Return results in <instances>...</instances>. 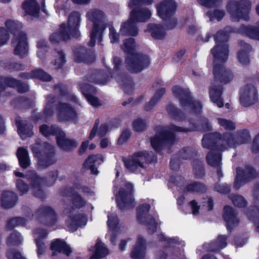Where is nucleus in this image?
Masks as SVG:
<instances>
[{
  "mask_svg": "<svg viewBox=\"0 0 259 259\" xmlns=\"http://www.w3.org/2000/svg\"><path fill=\"white\" fill-rule=\"evenodd\" d=\"M16 123L18 128V133L22 139H25L32 135V126L28 124L26 121L17 120Z\"/></svg>",
  "mask_w": 259,
  "mask_h": 259,
  "instance_id": "nucleus-29",
  "label": "nucleus"
},
{
  "mask_svg": "<svg viewBox=\"0 0 259 259\" xmlns=\"http://www.w3.org/2000/svg\"><path fill=\"white\" fill-rule=\"evenodd\" d=\"M176 4L173 0H165L160 3L157 6V13L159 16L165 19L175 13Z\"/></svg>",
  "mask_w": 259,
  "mask_h": 259,
  "instance_id": "nucleus-18",
  "label": "nucleus"
},
{
  "mask_svg": "<svg viewBox=\"0 0 259 259\" xmlns=\"http://www.w3.org/2000/svg\"><path fill=\"white\" fill-rule=\"evenodd\" d=\"M54 97L51 95L48 97L47 99V103L45 107L44 113L46 117H48L52 115L53 113V103L54 102Z\"/></svg>",
  "mask_w": 259,
  "mask_h": 259,
  "instance_id": "nucleus-47",
  "label": "nucleus"
},
{
  "mask_svg": "<svg viewBox=\"0 0 259 259\" xmlns=\"http://www.w3.org/2000/svg\"><path fill=\"white\" fill-rule=\"evenodd\" d=\"M58 145L63 149L68 150L76 147L78 143L74 141L67 139L65 133L59 132V135L56 137Z\"/></svg>",
  "mask_w": 259,
  "mask_h": 259,
  "instance_id": "nucleus-27",
  "label": "nucleus"
},
{
  "mask_svg": "<svg viewBox=\"0 0 259 259\" xmlns=\"http://www.w3.org/2000/svg\"><path fill=\"white\" fill-rule=\"evenodd\" d=\"M46 231L42 229H37L34 232V237L37 247V254L39 256L42 254L46 250L45 243L42 242V239L47 236Z\"/></svg>",
  "mask_w": 259,
  "mask_h": 259,
  "instance_id": "nucleus-25",
  "label": "nucleus"
},
{
  "mask_svg": "<svg viewBox=\"0 0 259 259\" xmlns=\"http://www.w3.org/2000/svg\"><path fill=\"white\" fill-rule=\"evenodd\" d=\"M38 49L37 55L40 59H43L47 51V42L44 40H40L37 44Z\"/></svg>",
  "mask_w": 259,
  "mask_h": 259,
  "instance_id": "nucleus-50",
  "label": "nucleus"
},
{
  "mask_svg": "<svg viewBox=\"0 0 259 259\" xmlns=\"http://www.w3.org/2000/svg\"><path fill=\"white\" fill-rule=\"evenodd\" d=\"M9 34L7 29L0 27V47L5 45L9 40Z\"/></svg>",
  "mask_w": 259,
  "mask_h": 259,
  "instance_id": "nucleus-56",
  "label": "nucleus"
},
{
  "mask_svg": "<svg viewBox=\"0 0 259 259\" xmlns=\"http://www.w3.org/2000/svg\"><path fill=\"white\" fill-rule=\"evenodd\" d=\"M8 259H25L19 252H16L13 251H10L7 253Z\"/></svg>",
  "mask_w": 259,
  "mask_h": 259,
  "instance_id": "nucleus-64",
  "label": "nucleus"
},
{
  "mask_svg": "<svg viewBox=\"0 0 259 259\" xmlns=\"http://www.w3.org/2000/svg\"><path fill=\"white\" fill-rule=\"evenodd\" d=\"M81 90L89 103L94 107H98L101 105L100 100L90 93H94L95 89L89 84H84L81 86Z\"/></svg>",
  "mask_w": 259,
  "mask_h": 259,
  "instance_id": "nucleus-24",
  "label": "nucleus"
},
{
  "mask_svg": "<svg viewBox=\"0 0 259 259\" xmlns=\"http://www.w3.org/2000/svg\"><path fill=\"white\" fill-rule=\"evenodd\" d=\"M57 114L60 120L69 121L76 118V111L70 105L65 102H60L57 107Z\"/></svg>",
  "mask_w": 259,
  "mask_h": 259,
  "instance_id": "nucleus-17",
  "label": "nucleus"
},
{
  "mask_svg": "<svg viewBox=\"0 0 259 259\" xmlns=\"http://www.w3.org/2000/svg\"><path fill=\"white\" fill-rule=\"evenodd\" d=\"M236 174L234 186L237 189H238L244 182L255 176V170L251 167L246 168L245 170L239 167L236 169Z\"/></svg>",
  "mask_w": 259,
  "mask_h": 259,
  "instance_id": "nucleus-19",
  "label": "nucleus"
},
{
  "mask_svg": "<svg viewBox=\"0 0 259 259\" xmlns=\"http://www.w3.org/2000/svg\"><path fill=\"white\" fill-rule=\"evenodd\" d=\"M221 161L222 157L220 154H216L214 151H210L208 154L207 157V163L210 166L216 168L219 177L222 176L220 168V166L222 164Z\"/></svg>",
  "mask_w": 259,
  "mask_h": 259,
  "instance_id": "nucleus-28",
  "label": "nucleus"
},
{
  "mask_svg": "<svg viewBox=\"0 0 259 259\" xmlns=\"http://www.w3.org/2000/svg\"><path fill=\"white\" fill-rule=\"evenodd\" d=\"M73 204L76 208H80L84 205V202L79 195H75L73 200Z\"/></svg>",
  "mask_w": 259,
  "mask_h": 259,
  "instance_id": "nucleus-62",
  "label": "nucleus"
},
{
  "mask_svg": "<svg viewBox=\"0 0 259 259\" xmlns=\"http://www.w3.org/2000/svg\"><path fill=\"white\" fill-rule=\"evenodd\" d=\"M228 36L226 31H219L214 38L215 46L211 50V53L214 58V76L215 78H222L225 82L232 76L230 71L227 70L223 65V63L227 60L228 57V46L225 43L228 40Z\"/></svg>",
  "mask_w": 259,
  "mask_h": 259,
  "instance_id": "nucleus-1",
  "label": "nucleus"
},
{
  "mask_svg": "<svg viewBox=\"0 0 259 259\" xmlns=\"http://www.w3.org/2000/svg\"><path fill=\"white\" fill-rule=\"evenodd\" d=\"M118 81L123 85H125V87L127 86L132 87L133 83L131 80L125 77L120 76L117 78Z\"/></svg>",
  "mask_w": 259,
  "mask_h": 259,
  "instance_id": "nucleus-63",
  "label": "nucleus"
},
{
  "mask_svg": "<svg viewBox=\"0 0 259 259\" xmlns=\"http://www.w3.org/2000/svg\"><path fill=\"white\" fill-rule=\"evenodd\" d=\"M104 158L101 154L92 155L90 156L84 163V166L90 169L94 174H98L97 166L104 162Z\"/></svg>",
  "mask_w": 259,
  "mask_h": 259,
  "instance_id": "nucleus-23",
  "label": "nucleus"
},
{
  "mask_svg": "<svg viewBox=\"0 0 259 259\" xmlns=\"http://www.w3.org/2000/svg\"><path fill=\"white\" fill-rule=\"evenodd\" d=\"M61 131L55 126H49L47 124H42L39 127L40 133L45 137H49L52 135H59V132Z\"/></svg>",
  "mask_w": 259,
  "mask_h": 259,
  "instance_id": "nucleus-41",
  "label": "nucleus"
},
{
  "mask_svg": "<svg viewBox=\"0 0 259 259\" xmlns=\"http://www.w3.org/2000/svg\"><path fill=\"white\" fill-rule=\"evenodd\" d=\"M87 219L82 214H72L66 221V225L68 229L72 232L76 231L78 227L86 225Z\"/></svg>",
  "mask_w": 259,
  "mask_h": 259,
  "instance_id": "nucleus-20",
  "label": "nucleus"
},
{
  "mask_svg": "<svg viewBox=\"0 0 259 259\" xmlns=\"http://www.w3.org/2000/svg\"><path fill=\"white\" fill-rule=\"evenodd\" d=\"M69 33L65 31V25L61 26L59 31L52 33L50 36V40L53 44L59 43L62 40H67L70 37Z\"/></svg>",
  "mask_w": 259,
  "mask_h": 259,
  "instance_id": "nucleus-30",
  "label": "nucleus"
},
{
  "mask_svg": "<svg viewBox=\"0 0 259 259\" xmlns=\"http://www.w3.org/2000/svg\"><path fill=\"white\" fill-rule=\"evenodd\" d=\"M36 215L40 218L44 217L47 221H50L49 225H52L56 220V215L54 210L48 206H42L38 209Z\"/></svg>",
  "mask_w": 259,
  "mask_h": 259,
  "instance_id": "nucleus-32",
  "label": "nucleus"
},
{
  "mask_svg": "<svg viewBox=\"0 0 259 259\" xmlns=\"http://www.w3.org/2000/svg\"><path fill=\"white\" fill-rule=\"evenodd\" d=\"M24 10L29 15L36 16L39 12V7L35 0H25L23 4Z\"/></svg>",
  "mask_w": 259,
  "mask_h": 259,
  "instance_id": "nucleus-35",
  "label": "nucleus"
},
{
  "mask_svg": "<svg viewBox=\"0 0 259 259\" xmlns=\"http://www.w3.org/2000/svg\"><path fill=\"white\" fill-rule=\"evenodd\" d=\"M55 159L51 155L46 159H41L39 158L38 161V165L40 168L42 169L47 167L49 165L55 163Z\"/></svg>",
  "mask_w": 259,
  "mask_h": 259,
  "instance_id": "nucleus-54",
  "label": "nucleus"
},
{
  "mask_svg": "<svg viewBox=\"0 0 259 259\" xmlns=\"http://www.w3.org/2000/svg\"><path fill=\"white\" fill-rule=\"evenodd\" d=\"M151 12L147 9H141L139 11H132L130 19L124 23L120 28L122 34L135 36L138 34V29L135 26L136 22H145L151 17Z\"/></svg>",
  "mask_w": 259,
  "mask_h": 259,
  "instance_id": "nucleus-6",
  "label": "nucleus"
},
{
  "mask_svg": "<svg viewBox=\"0 0 259 259\" xmlns=\"http://www.w3.org/2000/svg\"><path fill=\"white\" fill-rule=\"evenodd\" d=\"M107 224L109 229L112 232V236L111 240L112 242L114 241V236L120 234L123 230L120 224L118 222V219L116 215L111 214L108 215Z\"/></svg>",
  "mask_w": 259,
  "mask_h": 259,
  "instance_id": "nucleus-22",
  "label": "nucleus"
},
{
  "mask_svg": "<svg viewBox=\"0 0 259 259\" xmlns=\"http://www.w3.org/2000/svg\"><path fill=\"white\" fill-rule=\"evenodd\" d=\"M17 156L20 166L23 168H26L30 164V160L27 150L23 148H19L17 152Z\"/></svg>",
  "mask_w": 259,
  "mask_h": 259,
  "instance_id": "nucleus-37",
  "label": "nucleus"
},
{
  "mask_svg": "<svg viewBox=\"0 0 259 259\" xmlns=\"http://www.w3.org/2000/svg\"><path fill=\"white\" fill-rule=\"evenodd\" d=\"M54 60L53 64L55 68L58 69L62 67L65 62V56L62 51H56L54 52Z\"/></svg>",
  "mask_w": 259,
  "mask_h": 259,
  "instance_id": "nucleus-43",
  "label": "nucleus"
},
{
  "mask_svg": "<svg viewBox=\"0 0 259 259\" xmlns=\"http://www.w3.org/2000/svg\"><path fill=\"white\" fill-rule=\"evenodd\" d=\"M50 248L53 251V255H55L57 252H62L68 255L71 252L70 247L64 241L60 239H56L53 241L52 242Z\"/></svg>",
  "mask_w": 259,
  "mask_h": 259,
  "instance_id": "nucleus-26",
  "label": "nucleus"
},
{
  "mask_svg": "<svg viewBox=\"0 0 259 259\" xmlns=\"http://www.w3.org/2000/svg\"><path fill=\"white\" fill-rule=\"evenodd\" d=\"M16 186L20 194L23 195L29 190L28 185L22 180L18 179L16 181Z\"/></svg>",
  "mask_w": 259,
  "mask_h": 259,
  "instance_id": "nucleus-58",
  "label": "nucleus"
},
{
  "mask_svg": "<svg viewBox=\"0 0 259 259\" xmlns=\"http://www.w3.org/2000/svg\"><path fill=\"white\" fill-rule=\"evenodd\" d=\"M250 6L248 0H231L228 2L227 10L233 21L237 22L241 19L247 20L249 17Z\"/></svg>",
  "mask_w": 259,
  "mask_h": 259,
  "instance_id": "nucleus-7",
  "label": "nucleus"
},
{
  "mask_svg": "<svg viewBox=\"0 0 259 259\" xmlns=\"http://www.w3.org/2000/svg\"><path fill=\"white\" fill-rule=\"evenodd\" d=\"M232 78L229 77V79L225 82L222 79L215 78L214 77V82L212 83L209 90V97L211 101L214 103L218 107H222L223 106V102L221 98L222 93V88L221 85L217 84V82L220 81L221 82L226 83L229 81Z\"/></svg>",
  "mask_w": 259,
  "mask_h": 259,
  "instance_id": "nucleus-15",
  "label": "nucleus"
},
{
  "mask_svg": "<svg viewBox=\"0 0 259 259\" xmlns=\"http://www.w3.org/2000/svg\"><path fill=\"white\" fill-rule=\"evenodd\" d=\"M14 53L16 55L23 57L26 55L28 51L27 37L23 31H16L12 39Z\"/></svg>",
  "mask_w": 259,
  "mask_h": 259,
  "instance_id": "nucleus-11",
  "label": "nucleus"
},
{
  "mask_svg": "<svg viewBox=\"0 0 259 259\" xmlns=\"http://www.w3.org/2000/svg\"><path fill=\"white\" fill-rule=\"evenodd\" d=\"M136 48L134 39L130 38L124 40L122 49L130 53L125 60L126 69L132 73H138L147 68L150 64L149 57L142 54L135 53Z\"/></svg>",
  "mask_w": 259,
  "mask_h": 259,
  "instance_id": "nucleus-2",
  "label": "nucleus"
},
{
  "mask_svg": "<svg viewBox=\"0 0 259 259\" xmlns=\"http://www.w3.org/2000/svg\"><path fill=\"white\" fill-rule=\"evenodd\" d=\"M92 251L93 254L91 257V259H98L103 257L108 253V249L104 244L101 242L96 243L95 247L93 248Z\"/></svg>",
  "mask_w": 259,
  "mask_h": 259,
  "instance_id": "nucleus-36",
  "label": "nucleus"
},
{
  "mask_svg": "<svg viewBox=\"0 0 259 259\" xmlns=\"http://www.w3.org/2000/svg\"><path fill=\"white\" fill-rule=\"evenodd\" d=\"M226 238L224 236H220L217 240L211 244L210 250L211 251H219L226 246Z\"/></svg>",
  "mask_w": 259,
  "mask_h": 259,
  "instance_id": "nucleus-44",
  "label": "nucleus"
},
{
  "mask_svg": "<svg viewBox=\"0 0 259 259\" xmlns=\"http://www.w3.org/2000/svg\"><path fill=\"white\" fill-rule=\"evenodd\" d=\"M206 15L209 17L210 21L214 20L220 21L224 17L225 12L222 10L215 9L213 11L211 10L208 11Z\"/></svg>",
  "mask_w": 259,
  "mask_h": 259,
  "instance_id": "nucleus-46",
  "label": "nucleus"
},
{
  "mask_svg": "<svg viewBox=\"0 0 259 259\" xmlns=\"http://www.w3.org/2000/svg\"><path fill=\"white\" fill-rule=\"evenodd\" d=\"M212 139L213 140H216L215 143L218 148L220 150H224L228 147H233L237 145H240L247 143L250 139V136L247 131H243L239 135L237 138L236 144L233 142L234 138L230 134H226L222 136L219 133H215L214 134H210L205 135L202 140V144L204 147L209 148L207 145L209 143V139Z\"/></svg>",
  "mask_w": 259,
  "mask_h": 259,
  "instance_id": "nucleus-3",
  "label": "nucleus"
},
{
  "mask_svg": "<svg viewBox=\"0 0 259 259\" xmlns=\"http://www.w3.org/2000/svg\"><path fill=\"white\" fill-rule=\"evenodd\" d=\"M146 241L141 236H139L135 247L132 251L131 257L133 259H143L145 257Z\"/></svg>",
  "mask_w": 259,
  "mask_h": 259,
  "instance_id": "nucleus-21",
  "label": "nucleus"
},
{
  "mask_svg": "<svg viewBox=\"0 0 259 259\" xmlns=\"http://www.w3.org/2000/svg\"><path fill=\"white\" fill-rule=\"evenodd\" d=\"M26 222L27 220L21 217L13 218L8 222L7 228L12 229L15 227L25 225Z\"/></svg>",
  "mask_w": 259,
  "mask_h": 259,
  "instance_id": "nucleus-49",
  "label": "nucleus"
},
{
  "mask_svg": "<svg viewBox=\"0 0 259 259\" xmlns=\"http://www.w3.org/2000/svg\"><path fill=\"white\" fill-rule=\"evenodd\" d=\"M99 125V120L98 119L96 120L95 121V123L91 131L89 136V139L92 140L95 136L97 135L100 137H102L104 136L106 133L108 131V126L106 124H103L100 126L98 128V126Z\"/></svg>",
  "mask_w": 259,
  "mask_h": 259,
  "instance_id": "nucleus-34",
  "label": "nucleus"
},
{
  "mask_svg": "<svg viewBox=\"0 0 259 259\" xmlns=\"http://www.w3.org/2000/svg\"><path fill=\"white\" fill-rule=\"evenodd\" d=\"M54 147L47 143H40V141H37L32 146V150L35 157L39 158L41 151L46 153L48 151L53 153Z\"/></svg>",
  "mask_w": 259,
  "mask_h": 259,
  "instance_id": "nucleus-33",
  "label": "nucleus"
},
{
  "mask_svg": "<svg viewBox=\"0 0 259 259\" xmlns=\"http://www.w3.org/2000/svg\"><path fill=\"white\" fill-rule=\"evenodd\" d=\"M152 2V0H131L128 4L132 11H135L138 9L140 6L144 4H150Z\"/></svg>",
  "mask_w": 259,
  "mask_h": 259,
  "instance_id": "nucleus-53",
  "label": "nucleus"
},
{
  "mask_svg": "<svg viewBox=\"0 0 259 259\" xmlns=\"http://www.w3.org/2000/svg\"><path fill=\"white\" fill-rule=\"evenodd\" d=\"M190 122L192 125L188 128L170 125L162 134L156 135L151 139V143L152 147L155 150H158L163 146H169L172 144L176 140L175 135L176 132H187L199 129L191 121Z\"/></svg>",
  "mask_w": 259,
  "mask_h": 259,
  "instance_id": "nucleus-4",
  "label": "nucleus"
},
{
  "mask_svg": "<svg viewBox=\"0 0 259 259\" xmlns=\"http://www.w3.org/2000/svg\"><path fill=\"white\" fill-rule=\"evenodd\" d=\"M109 36L110 41L112 44L117 42L119 39L118 33L112 26H110L109 27Z\"/></svg>",
  "mask_w": 259,
  "mask_h": 259,
  "instance_id": "nucleus-60",
  "label": "nucleus"
},
{
  "mask_svg": "<svg viewBox=\"0 0 259 259\" xmlns=\"http://www.w3.org/2000/svg\"><path fill=\"white\" fill-rule=\"evenodd\" d=\"M186 189L189 192H202L205 190V187L203 184L197 182L189 185Z\"/></svg>",
  "mask_w": 259,
  "mask_h": 259,
  "instance_id": "nucleus-55",
  "label": "nucleus"
},
{
  "mask_svg": "<svg viewBox=\"0 0 259 259\" xmlns=\"http://www.w3.org/2000/svg\"><path fill=\"white\" fill-rule=\"evenodd\" d=\"M218 121L219 125L226 130H233L235 128V123L230 120L219 118Z\"/></svg>",
  "mask_w": 259,
  "mask_h": 259,
  "instance_id": "nucleus-51",
  "label": "nucleus"
},
{
  "mask_svg": "<svg viewBox=\"0 0 259 259\" xmlns=\"http://www.w3.org/2000/svg\"><path fill=\"white\" fill-rule=\"evenodd\" d=\"M149 153L146 152H139L131 158L124 161L125 166L130 171L135 172L144 167V163L150 161Z\"/></svg>",
  "mask_w": 259,
  "mask_h": 259,
  "instance_id": "nucleus-13",
  "label": "nucleus"
},
{
  "mask_svg": "<svg viewBox=\"0 0 259 259\" xmlns=\"http://www.w3.org/2000/svg\"><path fill=\"white\" fill-rule=\"evenodd\" d=\"M26 176L30 183L32 194L37 197L42 198L44 192L41 188V185L44 181V179L38 176L33 170L28 171Z\"/></svg>",
  "mask_w": 259,
  "mask_h": 259,
  "instance_id": "nucleus-14",
  "label": "nucleus"
},
{
  "mask_svg": "<svg viewBox=\"0 0 259 259\" xmlns=\"http://www.w3.org/2000/svg\"><path fill=\"white\" fill-rule=\"evenodd\" d=\"M150 208L147 203L140 205L137 209V219L140 223L147 227L149 233H153L156 230L157 224L152 217L147 213Z\"/></svg>",
  "mask_w": 259,
  "mask_h": 259,
  "instance_id": "nucleus-9",
  "label": "nucleus"
},
{
  "mask_svg": "<svg viewBox=\"0 0 259 259\" xmlns=\"http://www.w3.org/2000/svg\"><path fill=\"white\" fill-rule=\"evenodd\" d=\"M234 204L237 207H244L246 204V202L244 198L240 195H234L231 198Z\"/></svg>",
  "mask_w": 259,
  "mask_h": 259,
  "instance_id": "nucleus-57",
  "label": "nucleus"
},
{
  "mask_svg": "<svg viewBox=\"0 0 259 259\" xmlns=\"http://www.w3.org/2000/svg\"><path fill=\"white\" fill-rule=\"evenodd\" d=\"M81 20V16L78 12L71 13L68 17L67 26L65 25V31H67L70 35L78 37Z\"/></svg>",
  "mask_w": 259,
  "mask_h": 259,
  "instance_id": "nucleus-16",
  "label": "nucleus"
},
{
  "mask_svg": "<svg viewBox=\"0 0 259 259\" xmlns=\"http://www.w3.org/2000/svg\"><path fill=\"white\" fill-rule=\"evenodd\" d=\"M23 241V237L17 232H13L7 238V244L9 246L17 245Z\"/></svg>",
  "mask_w": 259,
  "mask_h": 259,
  "instance_id": "nucleus-42",
  "label": "nucleus"
},
{
  "mask_svg": "<svg viewBox=\"0 0 259 259\" xmlns=\"http://www.w3.org/2000/svg\"><path fill=\"white\" fill-rule=\"evenodd\" d=\"M147 125L146 121L141 119L135 120L133 123V128L137 132H142L144 131Z\"/></svg>",
  "mask_w": 259,
  "mask_h": 259,
  "instance_id": "nucleus-52",
  "label": "nucleus"
},
{
  "mask_svg": "<svg viewBox=\"0 0 259 259\" xmlns=\"http://www.w3.org/2000/svg\"><path fill=\"white\" fill-rule=\"evenodd\" d=\"M224 218L227 223L228 227H231L238 222V220L236 217V213L232 208L228 206L224 207Z\"/></svg>",
  "mask_w": 259,
  "mask_h": 259,
  "instance_id": "nucleus-38",
  "label": "nucleus"
},
{
  "mask_svg": "<svg viewBox=\"0 0 259 259\" xmlns=\"http://www.w3.org/2000/svg\"><path fill=\"white\" fill-rule=\"evenodd\" d=\"M133 191V185L126 182L120 188L118 194L116 195V199L118 206L121 209L130 208L135 205Z\"/></svg>",
  "mask_w": 259,
  "mask_h": 259,
  "instance_id": "nucleus-8",
  "label": "nucleus"
},
{
  "mask_svg": "<svg viewBox=\"0 0 259 259\" xmlns=\"http://www.w3.org/2000/svg\"><path fill=\"white\" fill-rule=\"evenodd\" d=\"M258 101V94L256 89L252 85H246L242 91L240 103L244 107H252Z\"/></svg>",
  "mask_w": 259,
  "mask_h": 259,
  "instance_id": "nucleus-12",
  "label": "nucleus"
},
{
  "mask_svg": "<svg viewBox=\"0 0 259 259\" xmlns=\"http://www.w3.org/2000/svg\"><path fill=\"white\" fill-rule=\"evenodd\" d=\"M22 77L25 78L30 77L37 78L44 81H50L51 77L50 75L41 70H37L33 71L31 74L28 73H22Z\"/></svg>",
  "mask_w": 259,
  "mask_h": 259,
  "instance_id": "nucleus-40",
  "label": "nucleus"
},
{
  "mask_svg": "<svg viewBox=\"0 0 259 259\" xmlns=\"http://www.w3.org/2000/svg\"><path fill=\"white\" fill-rule=\"evenodd\" d=\"M131 136V132L129 131H124L119 137L118 143L119 144L122 145Z\"/></svg>",
  "mask_w": 259,
  "mask_h": 259,
  "instance_id": "nucleus-61",
  "label": "nucleus"
},
{
  "mask_svg": "<svg viewBox=\"0 0 259 259\" xmlns=\"http://www.w3.org/2000/svg\"><path fill=\"white\" fill-rule=\"evenodd\" d=\"M167 110L168 112V113L174 117V118L178 120H182L181 118V114L182 113H180L179 111L177 110V109H176V108L172 105H169L168 106L167 108Z\"/></svg>",
  "mask_w": 259,
  "mask_h": 259,
  "instance_id": "nucleus-59",
  "label": "nucleus"
},
{
  "mask_svg": "<svg viewBox=\"0 0 259 259\" xmlns=\"http://www.w3.org/2000/svg\"><path fill=\"white\" fill-rule=\"evenodd\" d=\"M164 93L165 90L164 89H161L158 90L156 93L153 98L145 106L146 110H150L155 105L157 102L162 97V96L164 95Z\"/></svg>",
  "mask_w": 259,
  "mask_h": 259,
  "instance_id": "nucleus-48",
  "label": "nucleus"
},
{
  "mask_svg": "<svg viewBox=\"0 0 259 259\" xmlns=\"http://www.w3.org/2000/svg\"><path fill=\"white\" fill-rule=\"evenodd\" d=\"M17 200V196L14 192L5 191L1 198V205L5 208H11L16 204Z\"/></svg>",
  "mask_w": 259,
  "mask_h": 259,
  "instance_id": "nucleus-31",
  "label": "nucleus"
},
{
  "mask_svg": "<svg viewBox=\"0 0 259 259\" xmlns=\"http://www.w3.org/2000/svg\"><path fill=\"white\" fill-rule=\"evenodd\" d=\"M245 50H242L238 54V59L240 63L246 64L249 62L248 53L251 50L250 46L245 44Z\"/></svg>",
  "mask_w": 259,
  "mask_h": 259,
  "instance_id": "nucleus-45",
  "label": "nucleus"
},
{
  "mask_svg": "<svg viewBox=\"0 0 259 259\" xmlns=\"http://www.w3.org/2000/svg\"><path fill=\"white\" fill-rule=\"evenodd\" d=\"M148 31L151 32L152 36L156 39H162L165 35V30L160 25L149 24Z\"/></svg>",
  "mask_w": 259,
  "mask_h": 259,
  "instance_id": "nucleus-39",
  "label": "nucleus"
},
{
  "mask_svg": "<svg viewBox=\"0 0 259 259\" xmlns=\"http://www.w3.org/2000/svg\"><path fill=\"white\" fill-rule=\"evenodd\" d=\"M174 93L180 97L181 104L184 107H189L194 112L199 111L202 108L201 103L193 100L187 90H183L178 86L172 89Z\"/></svg>",
  "mask_w": 259,
  "mask_h": 259,
  "instance_id": "nucleus-10",
  "label": "nucleus"
},
{
  "mask_svg": "<svg viewBox=\"0 0 259 259\" xmlns=\"http://www.w3.org/2000/svg\"><path fill=\"white\" fill-rule=\"evenodd\" d=\"M87 17L94 24L89 42L90 46L93 47L95 45L96 38L101 40L102 33L106 27V17L103 11L97 9L89 11Z\"/></svg>",
  "mask_w": 259,
  "mask_h": 259,
  "instance_id": "nucleus-5",
  "label": "nucleus"
}]
</instances>
